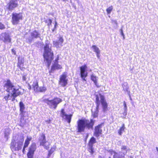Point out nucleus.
Wrapping results in <instances>:
<instances>
[{
  "label": "nucleus",
  "instance_id": "nucleus-1",
  "mask_svg": "<svg viewBox=\"0 0 158 158\" xmlns=\"http://www.w3.org/2000/svg\"><path fill=\"white\" fill-rule=\"evenodd\" d=\"M5 88L7 92L9 93L8 95L4 97L6 100L9 99L13 101L15 97L20 94V87L14 86L9 80L7 81L5 86Z\"/></svg>",
  "mask_w": 158,
  "mask_h": 158
},
{
  "label": "nucleus",
  "instance_id": "nucleus-2",
  "mask_svg": "<svg viewBox=\"0 0 158 158\" xmlns=\"http://www.w3.org/2000/svg\"><path fill=\"white\" fill-rule=\"evenodd\" d=\"M52 44H50L48 41L46 42L45 45L44 47V53L43 54L44 60L47 63V65L49 66L53 58V53L52 49Z\"/></svg>",
  "mask_w": 158,
  "mask_h": 158
},
{
  "label": "nucleus",
  "instance_id": "nucleus-3",
  "mask_svg": "<svg viewBox=\"0 0 158 158\" xmlns=\"http://www.w3.org/2000/svg\"><path fill=\"white\" fill-rule=\"evenodd\" d=\"M96 110L93 112L92 111V114L94 118H96L98 116V111L101 102L103 110L104 112H106L107 110V103L106 102L104 96L101 94H100L99 98L98 96H96Z\"/></svg>",
  "mask_w": 158,
  "mask_h": 158
},
{
  "label": "nucleus",
  "instance_id": "nucleus-4",
  "mask_svg": "<svg viewBox=\"0 0 158 158\" xmlns=\"http://www.w3.org/2000/svg\"><path fill=\"white\" fill-rule=\"evenodd\" d=\"M77 129L78 132L84 131L86 127L88 129L92 128L94 125V121L91 119L90 121L86 119H79L77 121Z\"/></svg>",
  "mask_w": 158,
  "mask_h": 158
},
{
  "label": "nucleus",
  "instance_id": "nucleus-5",
  "mask_svg": "<svg viewBox=\"0 0 158 158\" xmlns=\"http://www.w3.org/2000/svg\"><path fill=\"white\" fill-rule=\"evenodd\" d=\"M43 101L50 108L54 109H56L58 105L62 101V99L59 98H55L52 100L47 98L44 99Z\"/></svg>",
  "mask_w": 158,
  "mask_h": 158
},
{
  "label": "nucleus",
  "instance_id": "nucleus-6",
  "mask_svg": "<svg viewBox=\"0 0 158 158\" xmlns=\"http://www.w3.org/2000/svg\"><path fill=\"white\" fill-rule=\"evenodd\" d=\"M23 139H21V141L18 142L13 140L11 143L10 148L12 151H18L22 148L23 144Z\"/></svg>",
  "mask_w": 158,
  "mask_h": 158
},
{
  "label": "nucleus",
  "instance_id": "nucleus-7",
  "mask_svg": "<svg viewBox=\"0 0 158 158\" xmlns=\"http://www.w3.org/2000/svg\"><path fill=\"white\" fill-rule=\"evenodd\" d=\"M22 19L23 16L21 13H13L12 15V23L14 25L17 24Z\"/></svg>",
  "mask_w": 158,
  "mask_h": 158
},
{
  "label": "nucleus",
  "instance_id": "nucleus-8",
  "mask_svg": "<svg viewBox=\"0 0 158 158\" xmlns=\"http://www.w3.org/2000/svg\"><path fill=\"white\" fill-rule=\"evenodd\" d=\"M87 68L86 64H84L80 67V75L82 80L84 81H86L85 78L88 76Z\"/></svg>",
  "mask_w": 158,
  "mask_h": 158
},
{
  "label": "nucleus",
  "instance_id": "nucleus-9",
  "mask_svg": "<svg viewBox=\"0 0 158 158\" xmlns=\"http://www.w3.org/2000/svg\"><path fill=\"white\" fill-rule=\"evenodd\" d=\"M67 73H64L60 76L59 84L62 87L66 86L68 84V80L67 79Z\"/></svg>",
  "mask_w": 158,
  "mask_h": 158
},
{
  "label": "nucleus",
  "instance_id": "nucleus-10",
  "mask_svg": "<svg viewBox=\"0 0 158 158\" xmlns=\"http://www.w3.org/2000/svg\"><path fill=\"white\" fill-rule=\"evenodd\" d=\"M33 88L35 92H44L46 90V88L44 87H38V83L36 81L33 82Z\"/></svg>",
  "mask_w": 158,
  "mask_h": 158
},
{
  "label": "nucleus",
  "instance_id": "nucleus-11",
  "mask_svg": "<svg viewBox=\"0 0 158 158\" xmlns=\"http://www.w3.org/2000/svg\"><path fill=\"white\" fill-rule=\"evenodd\" d=\"M60 116L63 119L66 120L69 123L71 122L72 115L66 114L64 109H62L60 112Z\"/></svg>",
  "mask_w": 158,
  "mask_h": 158
},
{
  "label": "nucleus",
  "instance_id": "nucleus-12",
  "mask_svg": "<svg viewBox=\"0 0 158 158\" xmlns=\"http://www.w3.org/2000/svg\"><path fill=\"white\" fill-rule=\"evenodd\" d=\"M0 39L5 43L10 42L11 40L8 33L6 32L2 33L1 34Z\"/></svg>",
  "mask_w": 158,
  "mask_h": 158
},
{
  "label": "nucleus",
  "instance_id": "nucleus-13",
  "mask_svg": "<svg viewBox=\"0 0 158 158\" xmlns=\"http://www.w3.org/2000/svg\"><path fill=\"white\" fill-rule=\"evenodd\" d=\"M18 3L17 0H11L7 5V8L10 10H12L17 7Z\"/></svg>",
  "mask_w": 158,
  "mask_h": 158
},
{
  "label": "nucleus",
  "instance_id": "nucleus-14",
  "mask_svg": "<svg viewBox=\"0 0 158 158\" xmlns=\"http://www.w3.org/2000/svg\"><path fill=\"white\" fill-rule=\"evenodd\" d=\"M64 42V39L62 37H60L58 41H54L53 44L54 46L57 48L61 47Z\"/></svg>",
  "mask_w": 158,
  "mask_h": 158
},
{
  "label": "nucleus",
  "instance_id": "nucleus-15",
  "mask_svg": "<svg viewBox=\"0 0 158 158\" xmlns=\"http://www.w3.org/2000/svg\"><path fill=\"white\" fill-rule=\"evenodd\" d=\"M102 124H100L95 127L94 135L96 137H98L102 134Z\"/></svg>",
  "mask_w": 158,
  "mask_h": 158
},
{
  "label": "nucleus",
  "instance_id": "nucleus-16",
  "mask_svg": "<svg viewBox=\"0 0 158 158\" xmlns=\"http://www.w3.org/2000/svg\"><path fill=\"white\" fill-rule=\"evenodd\" d=\"M129 150V148L128 147L125 145H122L121 146V151L118 153L120 155H122V156H125L127 154V152Z\"/></svg>",
  "mask_w": 158,
  "mask_h": 158
},
{
  "label": "nucleus",
  "instance_id": "nucleus-17",
  "mask_svg": "<svg viewBox=\"0 0 158 158\" xmlns=\"http://www.w3.org/2000/svg\"><path fill=\"white\" fill-rule=\"evenodd\" d=\"M122 87L123 90L125 92H126L128 95L129 96L130 99L131 100V97L130 95V91L129 90V87L128 84L127 82H124L122 84Z\"/></svg>",
  "mask_w": 158,
  "mask_h": 158
},
{
  "label": "nucleus",
  "instance_id": "nucleus-18",
  "mask_svg": "<svg viewBox=\"0 0 158 158\" xmlns=\"http://www.w3.org/2000/svg\"><path fill=\"white\" fill-rule=\"evenodd\" d=\"M39 141L40 143V145H44V143L46 141V137L44 134L41 135L39 138Z\"/></svg>",
  "mask_w": 158,
  "mask_h": 158
},
{
  "label": "nucleus",
  "instance_id": "nucleus-19",
  "mask_svg": "<svg viewBox=\"0 0 158 158\" xmlns=\"http://www.w3.org/2000/svg\"><path fill=\"white\" fill-rule=\"evenodd\" d=\"M110 153L113 156L114 158H125V156H122V155H120L119 153L112 150L110 151Z\"/></svg>",
  "mask_w": 158,
  "mask_h": 158
},
{
  "label": "nucleus",
  "instance_id": "nucleus-20",
  "mask_svg": "<svg viewBox=\"0 0 158 158\" xmlns=\"http://www.w3.org/2000/svg\"><path fill=\"white\" fill-rule=\"evenodd\" d=\"M18 63L17 66L19 67L20 69L22 70L23 68L24 59L20 57H19L18 58Z\"/></svg>",
  "mask_w": 158,
  "mask_h": 158
},
{
  "label": "nucleus",
  "instance_id": "nucleus-21",
  "mask_svg": "<svg viewBox=\"0 0 158 158\" xmlns=\"http://www.w3.org/2000/svg\"><path fill=\"white\" fill-rule=\"evenodd\" d=\"M36 144L34 143H32L30 146V158H32L34 152L36 149Z\"/></svg>",
  "mask_w": 158,
  "mask_h": 158
},
{
  "label": "nucleus",
  "instance_id": "nucleus-22",
  "mask_svg": "<svg viewBox=\"0 0 158 158\" xmlns=\"http://www.w3.org/2000/svg\"><path fill=\"white\" fill-rule=\"evenodd\" d=\"M30 142V139L29 138H27V139L25 140L24 145V146L23 148V153H25V148H27L29 143Z\"/></svg>",
  "mask_w": 158,
  "mask_h": 158
},
{
  "label": "nucleus",
  "instance_id": "nucleus-23",
  "mask_svg": "<svg viewBox=\"0 0 158 158\" xmlns=\"http://www.w3.org/2000/svg\"><path fill=\"white\" fill-rule=\"evenodd\" d=\"M62 68L61 66L58 63L55 62L54 64L52 67V69L54 70L55 69H61Z\"/></svg>",
  "mask_w": 158,
  "mask_h": 158
},
{
  "label": "nucleus",
  "instance_id": "nucleus-24",
  "mask_svg": "<svg viewBox=\"0 0 158 158\" xmlns=\"http://www.w3.org/2000/svg\"><path fill=\"white\" fill-rule=\"evenodd\" d=\"M40 33L37 31H35L31 33V35L33 38H37L40 37Z\"/></svg>",
  "mask_w": 158,
  "mask_h": 158
},
{
  "label": "nucleus",
  "instance_id": "nucleus-25",
  "mask_svg": "<svg viewBox=\"0 0 158 158\" xmlns=\"http://www.w3.org/2000/svg\"><path fill=\"white\" fill-rule=\"evenodd\" d=\"M19 105L20 108V111L22 114H23L24 112V110L25 108V106L21 102H20Z\"/></svg>",
  "mask_w": 158,
  "mask_h": 158
},
{
  "label": "nucleus",
  "instance_id": "nucleus-26",
  "mask_svg": "<svg viewBox=\"0 0 158 158\" xmlns=\"http://www.w3.org/2000/svg\"><path fill=\"white\" fill-rule=\"evenodd\" d=\"M125 128V127L124 124H123L122 127L118 131V133L119 135H122V133L124 131Z\"/></svg>",
  "mask_w": 158,
  "mask_h": 158
},
{
  "label": "nucleus",
  "instance_id": "nucleus-27",
  "mask_svg": "<svg viewBox=\"0 0 158 158\" xmlns=\"http://www.w3.org/2000/svg\"><path fill=\"white\" fill-rule=\"evenodd\" d=\"M93 51L96 53L100 52V50L99 48L95 45H93L91 47Z\"/></svg>",
  "mask_w": 158,
  "mask_h": 158
},
{
  "label": "nucleus",
  "instance_id": "nucleus-28",
  "mask_svg": "<svg viewBox=\"0 0 158 158\" xmlns=\"http://www.w3.org/2000/svg\"><path fill=\"white\" fill-rule=\"evenodd\" d=\"M91 80L94 81V83H96V82H97L98 77L95 76L94 74H92L91 76Z\"/></svg>",
  "mask_w": 158,
  "mask_h": 158
},
{
  "label": "nucleus",
  "instance_id": "nucleus-29",
  "mask_svg": "<svg viewBox=\"0 0 158 158\" xmlns=\"http://www.w3.org/2000/svg\"><path fill=\"white\" fill-rule=\"evenodd\" d=\"M10 134V130L8 129H5V137L7 139L8 138V136Z\"/></svg>",
  "mask_w": 158,
  "mask_h": 158
},
{
  "label": "nucleus",
  "instance_id": "nucleus-30",
  "mask_svg": "<svg viewBox=\"0 0 158 158\" xmlns=\"http://www.w3.org/2000/svg\"><path fill=\"white\" fill-rule=\"evenodd\" d=\"M96 143V139L94 137H92L89 142V145L93 146V144Z\"/></svg>",
  "mask_w": 158,
  "mask_h": 158
},
{
  "label": "nucleus",
  "instance_id": "nucleus-31",
  "mask_svg": "<svg viewBox=\"0 0 158 158\" xmlns=\"http://www.w3.org/2000/svg\"><path fill=\"white\" fill-rule=\"evenodd\" d=\"M50 143L48 142L47 141H46L45 143H44V145H44H42L43 146L44 148L45 149H46L47 150H48L49 148V146L50 145Z\"/></svg>",
  "mask_w": 158,
  "mask_h": 158
},
{
  "label": "nucleus",
  "instance_id": "nucleus-32",
  "mask_svg": "<svg viewBox=\"0 0 158 158\" xmlns=\"http://www.w3.org/2000/svg\"><path fill=\"white\" fill-rule=\"evenodd\" d=\"M56 147L55 145L53 146L49 152L48 154V156L50 155L55 151L56 149Z\"/></svg>",
  "mask_w": 158,
  "mask_h": 158
},
{
  "label": "nucleus",
  "instance_id": "nucleus-33",
  "mask_svg": "<svg viewBox=\"0 0 158 158\" xmlns=\"http://www.w3.org/2000/svg\"><path fill=\"white\" fill-rule=\"evenodd\" d=\"M113 9V7L112 6H111L109 7L106 9V11L107 12V14H110L111 11H112Z\"/></svg>",
  "mask_w": 158,
  "mask_h": 158
},
{
  "label": "nucleus",
  "instance_id": "nucleus-34",
  "mask_svg": "<svg viewBox=\"0 0 158 158\" xmlns=\"http://www.w3.org/2000/svg\"><path fill=\"white\" fill-rule=\"evenodd\" d=\"M93 146L92 145H89L88 151L91 154H93L94 152L93 148Z\"/></svg>",
  "mask_w": 158,
  "mask_h": 158
},
{
  "label": "nucleus",
  "instance_id": "nucleus-35",
  "mask_svg": "<svg viewBox=\"0 0 158 158\" xmlns=\"http://www.w3.org/2000/svg\"><path fill=\"white\" fill-rule=\"evenodd\" d=\"M5 28V27L4 25L2 23H0V29H3Z\"/></svg>",
  "mask_w": 158,
  "mask_h": 158
},
{
  "label": "nucleus",
  "instance_id": "nucleus-36",
  "mask_svg": "<svg viewBox=\"0 0 158 158\" xmlns=\"http://www.w3.org/2000/svg\"><path fill=\"white\" fill-rule=\"evenodd\" d=\"M124 110H125V111L126 112V110H127V106L126 103L125 102H124Z\"/></svg>",
  "mask_w": 158,
  "mask_h": 158
},
{
  "label": "nucleus",
  "instance_id": "nucleus-37",
  "mask_svg": "<svg viewBox=\"0 0 158 158\" xmlns=\"http://www.w3.org/2000/svg\"><path fill=\"white\" fill-rule=\"evenodd\" d=\"M96 53V55H97V58H98V59H99L100 58V52H98V53Z\"/></svg>",
  "mask_w": 158,
  "mask_h": 158
},
{
  "label": "nucleus",
  "instance_id": "nucleus-38",
  "mask_svg": "<svg viewBox=\"0 0 158 158\" xmlns=\"http://www.w3.org/2000/svg\"><path fill=\"white\" fill-rule=\"evenodd\" d=\"M112 23H114V24H116V25L117 24V21L116 20H111Z\"/></svg>",
  "mask_w": 158,
  "mask_h": 158
},
{
  "label": "nucleus",
  "instance_id": "nucleus-39",
  "mask_svg": "<svg viewBox=\"0 0 158 158\" xmlns=\"http://www.w3.org/2000/svg\"><path fill=\"white\" fill-rule=\"evenodd\" d=\"M57 23L56 22H55V24L54 25V28L52 30L53 31H54V29H56V26H57Z\"/></svg>",
  "mask_w": 158,
  "mask_h": 158
},
{
  "label": "nucleus",
  "instance_id": "nucleus-40",
  "mask_svg": "<svg viewBox=\"0 0 158 158\" xmlns=\"http://www.w3.org/2000/svg\"><path fill=\"white\" fill-rule=\"evenodd\" d=\"M28 158H30V148L28 149V152L27 154Z\"/></svg>",
  "mask_w": 158,
  "mask_h": 158
},
{
  "label": "nucleus",
  "instance_id": "nucleus-41",
  "mask_svg": "<svg viewBox=\"0 0 158 158\" xmlns=\"http://www.w3.org/2000/svg\"><path fill=\"white\" fill-rule=\"evenodd\" d=\"M120 32L122 35L124 36V34L123 32V30L122 29H121L120 30Z\"/></svg>",
  "mask_w": 158,
  "mask_h": 158
},
{
  "label": "nucleus",
  "instance_id": "nucleus-42",
  "mask_svg": "<svg viewBox=\"0 0 158 158\" xmlns=\"http://www.w3.org/2000/svg\"><path fill=\"white\" fill-rule=\"evenodd\" d=\"M58 60H59V56H57V57L55 60V62L58 63Z\"/></svg>",
  "mask_w": 158,
  "mask_h": 158
},
{
  "label": "nucleus",
  "instance_id": "nucleus-43",
  "mask_svg": "<svg viewBox=\"0 0 158 158\" xmlns=\"http://www.w3.org/2000/svg\"><path fill=\"white\" fill-rule=\"evenodd\" d=\"M95 85L98 88L99 87H100V85H99L98 83L97 82H96V83H94Z\"/></svg>",
  "mask_w": 158,
  "mask_h": 158
},
{
  "label": "nucleus",
  "instance_id": "nucleus-44",
  "mask_svg": "<svg viewBox=\"0 0 158 158\" xmlns=\"http://www.w3.org/2000/svg\"><path fill=\"white\" fill-rule=\"evenodd\" d=\"M12 52L13 53L14 55L15 54H16L15 52V50L13 49H12Z\"/></svg>",
  "mask_w": 158,
  "mask_h": 158
},
{
  "label": "nucleus",
  "instance_id": "nucleus-45",
  "mask_svg": "<svg viewBox=\"0 0 158 158\" xmlns=\"http://www.w3.org/2000/svg\"><path fill=\"white\" fill-rule=\"evenodd\" d=\"M49 23L48 24L49 25H51L52 23V20L51 19L49 20Z\"/></svg>",
  "mask_w": 158,
  "mask_h": 158
},
{
  "label": "nucleus",
  "instance_id": "nucleus-46",
  "mask_svg": "<svg viewBox=\"0 0 158 158\" xmlns=\"http://www.w3.org/2000/svg\"><path fill=\"white\" fill-rule=\"evenodd\" d=\"M123 114L126 115L127 114V110H126V112L124 110V112L123 113Z\"/></svg>",
  "mask_w": 158,
  "mask_h": 158
},
{
  "label": "nucleus",
  "instance_id": "nucleus-47",
  "mask_svg": "<svg viewBox=\"0 0 158 158\" xmlns=\"http://www.w3.org/2000/svg\"><path fill=\"white\" fill-rule=\"evenodd\" d=\"M98 158H104V157H102L101 156H99Z\"/></svg>",
  "mask_w": 158,
  "mask_h": 158
},
{
  "label": "nucleus",
  "instance_id": "nucleus-48",
  "mask_svg": "<svg viewBox=\"0 0 158 158\" xmlns=\"http://www.w3.org/2000/svg\"><path fill=\"white\" fill-rule=\"evenodd\" d=\"M156 150H157V152H158V147H156Z\"/></svg>",
  "mask_w": 158,
  "mask_h": 158
},
{
  "label": "nucleus",
  "instance_id": "nucleus-49",
  "mask_svg": "<svg viewBox=\"0 0 158 158\" xmlns=\"http://www.w3.org/2000/svg\"><path fill=\"white\" fill-rule=\"evenodd\" d=\"M123 39L124 40L125 39V35H124V36H123Z\"/></svg>",
  "mask_w": 158,
  "mask_h": 158
},
{
  "label": "nucleus",
  "instance_id": "nucleus-50",
  "mask_svg": "<svg viewBox=\"0 0 158 158\" xmlns=\"http://www.w3.org/2000/svg\"><path fill=\"white\" fill-rule=\"evenodd\" d=\"M23 80H25V78H23Z\"/></svg>",
  "mask_w": 158,
  "mask_h": 158
},
{
  "label": "nucleus",
  "instance_id": "nucleus-51",
  "mask_svg": "<svg viewBox=\"0 0 158 158\" xmlns=\"http://www.w3.org/2000/svg\"><path fill=\"white\" fill-rule=\"evenodd\" d=\"M31 138H30V140H31Z\"/></svg>",
  "mask_w": 158,
  "mask_h": 158
},
{
  "label": "nucleus",
  "instance_id": "nucleus-52",
  "mask_svg": "<svg viewBox=\"0 0 158 158\" xmlns=\"http://www.w3.org/2000/svg\"><path fill=\"white\" fill-rule=\"evenodd\" d=\"M30 89H31V86H30Z\"/></svg>",
  "mask_w": 158,
  "mask_h": 158
},
{
  "label": "nucleus",
  "instance_id": "nucleus-53",
  "mask_svg": "<svg viewBox=\"0 0 158 158\" xmlns=\"http://www.w3.org/2000/svg\"><path fill=\"white\" fill-rule=\"evenodd\" d=\"M109 158H111L110 157H109Z\"/></svg>",
  "mask_w": 158,
  "mask_h": 158
}]
</instances>
